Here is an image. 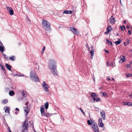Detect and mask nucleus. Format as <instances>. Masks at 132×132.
<instances>
[{"label":"nucleus","instance_id":"nucleus-1","mask_svg":"<svg viewBox=\"0 0 132 132\" xmlns=\"http://www.w3.org/2000/svg\"><path fill=\"white\" fill-rule=\"evenodd\" d=\"M48 68L54 76H56L58 75V73L56 69V63L54 60H50Z\"/></svg>","mask_w":132,"mask_h":132},{"label":"nucleus","instance_id":"nucleus-2","mask_svg":"<svg viewBox=\"0 0 132 132\" xmlns=\"http://www.w3.org/2000/svg\"><path fill=\"white\" fill-rule=\"evenodd\" d=\"M41 23L42 26L46 31H51V25L49 22L45 19H42Z\"/></svg>","mask_w":132,"mask_h":132},{"label":"nucleus","instance_id":"nucleus-3","mask_svg":"<svg viewBox=\"0 0 132 132\" xmlns=\"http://www.w3.org/2000/svg\"><path fill=\"white\" fill-rule=\"evenodd\" d=\"M30 77L33 81L36 82L39 81V79L37 75L34 71H31L30 72Z\"/></svg>","mask_w":132,"mask_h":132},{"label":"nucleus","instance_id":"nucleus-4","mask_svg":"<svg viewBox=\"0 0 132 132\" xmlns=\"http://www.w3.org/2000/svg\"><path fill=\"white\" fill-rule=\"evenodd\" d=\"M44 106L43 105H42L40 108V111L41 116L44 118L45 117L47 118L49 116H52V114L49 113L44 112Z\"/></svg>","mask_w":132,"mask_h":132},{"label":"nucleus","instance_id":"nucleus-5","mask_svg":"<svg viewBox=\"0 0 132 132\" xmlns=\"http://www.w3.org/2000/svg\"><path fill=\"white\" fill-rule=\"evenodd\" d=\"M28 128V122L26 120L23 122L21 127L22 132H27Z\"/></svg>","mask_w":132,"mask_h":132},{"label":"nucleus","instance_id":"nucleus-6","mask_svg":"<svg viewBox=\"0 0 132 132\" xmlns=\"http://www.w3.org/2000/svg\"><path fill=\"white\" fill-rule=\"evenodd\" d=\"M42 87L44 89L46 92H48V89L49 88V86L48 85L46 84L45 81L43 82L42 84Z\"/></svg>","mask_w":132,"mask_h":132},{"label":"nucleus","instance_id":"nucleus-7","mask_svg":"<svg viewBox=\"0 0 132 132\" xmlns=\"http://www.w3.org/2000/svg\"><path fill=\"white\" fill-rule=\"evenodd\" d=\"M92 127L93 128L95 132H100L97 124L95 122L93 123Z\"/></svg>","mask_w":132,"mask_h":132},{"label":"nucleus","instance_id":"nucleus-8","mask_svg":"<svg viewBox=\"0 0 132 132\" xmlns=\"http://www.w3.org/2000/svg\"><path fill=\"white\" fill-rule=\"evenodd\" d=\"M70 30L75 34L78 35L79 32V31L74 27H70Z\"/></svg>","mask_w":132,"mask_h":132},{"label":"nucleus","instance_id":"nucleus-9","mask_svg":"<svg viewBox=\"0 0 132 132\" xmlns=\"http://www.w3.org/2000/svg\"><path fill=\"white\" fill-rule=\"evenodd\" d=\"M6 9L8 11H9V12L10 14L11 15H12L14 14V11L11 7H7Z\"/></svg>","mask_w":132,"mask_h":132},{"label":"nucleus","instance_id":"nucleus-10","mask_svg":"<svg viewBox=\"0 0 132 132\" xmlns=\"http://www.w3.org/2000/svg\"><path fill=\"white\" fill-rule=\"evenodd\" d=\"M115 19L112 16L108 20V21L110 22L111 24H113L115 23Z\"/></svg>","mask_w":132,"mask_h":132},{"label":"nucleus","instance_id":"nucleus-11","mask_svg":"<svg viewBox=\"0 0 132 132\" xmlns=\"http://www.w3.org/2000/svg\"><path fill=\"white\" fill-rule=\"evenodd\" d=\"M119 58L120 59V60L119 61L120 63H122L124 62L125 61V56H120Z\"/></svg>","mask_w":132,"mask_h":132},{"label":"nucleus","instance_id":"nucleus-12","mask_svg":"<svg viewBox=\"0 0 132 132\" xmlns=\"http://www.w3.org/2000/svg\"><path fill=\"white\" fill-rule=\"evenodd\" d=\"M24 111L26 112V116H27L28 113L29 109L28 106L26 107L25 108L24 107Z\"/></svg>","mask_w":132,"mask_h":132},{"label":"nucleus","instance_id":"nucleus-13","mask_svg":"<svg viewBox=\"0 0 132 132\" xmlns=\"http://www.w3.org/2000/svg\"><path fill=\"white\" fill-rule=\"evenodd\" d=\"M101 114L103 120H105V112L103 111L101 113Z\"/></svg>","mask_w":132,"mask_h":132},{"label":"nucleus","instance_id":"nucleus-14","mask_svg":"<svg viewBox=\"0 0 132 132\" xmlns=\"http://www.w3.org/2000/svg\"><path fill=\"white\" fill-rule=\"evenodd\" d=\"M5 66L9 71L12 72V71L11 70V67L10 65L6 63L5 64Z\"/></svg>","mask_w":132,"mask_h":132},{"label":"nucleus","instance_id":"nucleus-15","mask_svg":"<svg viewBox=\"0 0 132 132\" xmlns=\"http://www.w3.org/2000/svg\"><path fill=\"white\" fill-rule=\"evenodd\" d=\"M63 13L66 14H70L72 13V12L71 11L66 10H64L63 12Z\"/></svg>","mask_w":132,"mask_h":132},{"label":"nucleus","instance_id":"nucleus-16","mask_svg":"<svg viewBox=\"0 0 132 132\" xmlns=\"http://www.w3.org/2000/svg\"><path fill=\"white\" fill-rule=\"evenodd\" d=\"M5 48L4 46H0V51L3 53L4 52Z\"/></svg>","mask_w":132,"mask_h":132},{"label":"nucleus","instance_id":"nucleus-17","mask_svg":"<svg viewBox=\"0 0 132 132\" xmlns=\"http://www.w3.org/2000/svg\"><path fill=\"white\" fill-rule=\"evenodd\" d=\"M44 106H45V109L47 110L49 104L48 102H47L45 103L44 104Z\"/></svg>","mask_w":132,"mask_h":132},{"label":"nucleus","instance_id":"nucleus-18","mask_svg":"<svg viewBox=\"0 0 132 132\" xmlns=\"http://www.w3.org/2000/svg\"><path fill=\"white\" fill-rule=\"evenodd\" d=\"M22 94L24 97H26L27 96V92L24 90H23L22 92Z\"/></svg>","mask_w":132,"mask_h":132},{"label":"nucleus","instance_id":"nucleus-19","mask_svg":"<svg viewBox=\"0 0 132 132\" xmlns=\"http://www.w3.org/2000/svg\"><path fill=\"white\" fill-rule=\"evenodd\" d=\"M121 41V39H119L118 41L115 42V43L116 45H119Z\"/></svg>","mask_w":132,"mask_h":132},{"label":"nucleus","instance_id":"nucleus-20","mask_svg":"<svg viewBox=\"0 0 132 132\" xmlns=\"http://www.w3.org/2000/svg\"><path fill=\"white\" fill-rule=\"evenodd\" d=\"M14 94V91L13 90H11L9 92V94L11 96H12Z\"/></svg>","mask_w":132,"mask_h":132},{"label":"nucleus","instance_id":"nucleus-21","mask_svg":"<svg viewBox=\"0 0 132 132\" xmlns=\"http://www.w3.org/2000/svg\"><path fill=\"white\" fill-rule=\"evenodd\" d=\"M101 94L102 95V96H104L105 97H106L107 96V94L106 93H104L103 92H101Z\"/></svg>","mask_w":132,"mask_h":132},{"label":"nucleus","instance_id":"nucleus-22","mask_svg":"<svg viewBox=\"0 0 132 132\" xmlns=\"http://www.w3.org/2000/svg\"><path fill=\"white\" fill-rule=\"evenodd\" d=\"M126 75L127 77H132V75L131 73H127Z\"/></svg>","mask_w":132,"mask_h":132},{"label":"nucleus","instance_id":"nucleus-23","mask_svg":"<svg viewBox=\"0 0 132 132\" xmlns=\"http://www.w3.org/2000/svg\"><path fill=\"white\" fill-rule=\"evenodd\" d=\"M96 94L95 93H92L91 94V96L93 98L96 97Z\"/></svg>","mask_w":132,"mask_h":132},{"label":"nucleus","instance_id":"nucleus-24","mask_svg":"<svg viewBox=\"0 0 132 132\" xmlns=\"http://www.w3.org/2000/svg\"><path fill=\"white\" fill-rule=\"evenodd\" d=\"M112 29V28L111 26H109L107 27L106 30L109 31L110 32L111 31Z\"/></svg>","mask_w":132,"mask_h":132},{"label":"nucleus","instance_id":"nucleus-25","mask_svg":"<svg viewBox=\"0 0 132 132\" xmlns=\"http://www.w3.org/2000/svg\"><path fill=\"white\" fill-rule=\"evenodd\" d=\"M98 124L99 126L101 127H103L104 126V124L102 122L98 123Z\"/></svg>","mask_w":132,"mask_h":132},{"label":"nucleus","instance_id":"nucleus-26","mask_svg":"<svg viewBox=\"0 0 132 132\" xmlns=\"http://www.w3.org/2000/svg\"><path fill=\"white\" fill-rule=\"evenodd\" d=\"M107 43L109 44H110L111 45H112V43L111 41L109 40L108 39H107L106 40Z\"/></svg>","mask_w":132,"mask_h":132},{"label":"nucleus","instance_id":"nucleus-27","mask_svg":"<svg viewBox=\"0 0 132 132\" xmlns=\"http://www.w3.org/2000/svg\"><path fill=\"white\" fill-rule=\"evenodd\" d=\"M5 112L6 113L9 112V110L8 107H7L6 109L5 110Z\"/></svg>","mask_w":132,"mask_h":132},{"label":"nucleus","instance_id":"nucleus-28","mask_svg":"<svg viewBox=\"0 0 132 132\" xmlns=\"http://www.w3.org/2000/svg\"><path fill=\"white\" fill-rule=\"evenodd\" d=\"M113 65V63H109V62H107V66H109L110 65L111 66H112Z\"/></svg>","mask_w":132,"mask_h":132},{"label":"nucleus","instance_id":"nucleus-29","mask_svg":"<svg viewBox=\"0 0 132 132\" xmlns=\"http://www.w3.org/2000/svg\"><path fill=\"white\" fill-rule=\"evenodd\" d=\"M94 50H91L90 51V55L91 56H93L94 55Z\"/></svg>","mask_w":132,"mask_h":132},{"label":"nucleus","instance_id":"nucleus-30","mask_svg":"<svg viewBox=\"0 0 132 132\" xmlns=\"http://www.w3.org/2000/svg\"><path fill=\"white\" fill-rule=\"evenodd\" d=\"M87 123H88V124L89 125H92V123H93H93H91V122L89 120H88V121H87Z\"/></svg>","mask_w":132,"mask_h":132},{"label":"nucleus","instance_id":"nucleus-31","mask_svg":"<svg viewBox=\"0 0 132 132\" xmlns=\"http://www.w3.org/2000/svg\"><path fill=\"white\" fill-rule=\"evenodd\" d=\"M10 60H11L12 61H14L15 60V58H14V56H12L9 58Z\"/></svg>","mask_w":132,"mask_h":132},{"label":"nucleus","instance_id":"nucleus-32","mask_svg":"<svg viewBox=\"0 0 132 132\" xmlns=\"http://www.w3.org/2000/svg\"><path fill=\"white\" fill-rule=\"evenodd\" d=\"M8 102V100L7 99L4 100H3V102L4 104H6Z\"/></svg>","mask_w":132,"mask_h":132},{"label":"nucleus","instance_id":"nucleus-33","mask_svg":"<svg viewBox=\"0 0 132 132\" xmlns=\"http://www.w3.org/2000/svg\"><path fill=\"white\" fill-rule=\"evenodd\" d=\"M0 67L1 68V69L3 71L5 70V68L4 67V66L1 64L0 65Z\"/></svg>","mask_w":132,"mask_h":132},{"label":"nucleus","instance_id":"nucleus-34","mask_svg":"<svg viewBox=\"0 0 132 132\" xmlns=\"http://www.w3.org/2000/svg\"><path fill=\"white\" fill-rule=\"evenodd\" d=\"M102 122V119L101 118H100L98 120V123Z\"/></svg>","mask_w":132,"mask_h":132},{"label":"nucleus","instance_id":"nucleus-35","mask_svg":"<svg viewBox=\"0 0 132 132\" xmlns=\"http://www.w3.org/2000/svg\"><path fill=\"white\" fill-rule=\"evenodd\" d=\"M123 105H127L128 104V102H123L122 103Z\"/></svg>","mask_w":132,"mask_h":132},{"label":"nucleus","instance_id":"nucleus-36","mask_svg":"<svg viewBox=\"0 0 132 132\" xmlns=\"http://www.w3.org/2000/svg\"><path fill=\"white\" fill-rule=\"evenodd\" d=\"M45 50V46H44L43 47V48L42 49V54H43L44 53V52Z\"/></svg>","mask_w":132,"mask_h":132},{"label":"nucleus","instance_id":"nucleus-37","mask_svg":"<svg viewBox=\"0 0 132 132\" xmlns=\"http://www.w3.org/2000/svg\"><path fill=\"white\" fill-rule=\"evenodd\" d=\"M131 66V64H128L126 65V67L127 68H130Z\"/></svg>","mask_w":132,"mask_h":132},{"label":"nucleus","instance_id":"nucleus-38","mask_svg":"<svg viewBox=\"0 0 132 132\" xmlns=\"http://www.w3.org/2000/svg\"><path fill=\"white\" fill-rule=\"evenodd\" d=\"M79 110H80V111H81V112L84 114H85V113L82 110V109H81V108H79Z\"/></svg>","mask_w":132,"mask_h":132},{"label":"nucleus","instance_id":"nucleus-39","mask_svg":"<svg viewBox=\"0 0 132 132\" xmlns=\"http://www.w3.org/2000/svg\"><path fill=\"white\" fill-rule=\"evenodd\" d=\"M127 105L129 106H131L132 105V103L131 102H128V104Z\"/></svg>","mask_w":132,"mask_h":132},{"label":"nucleus","instance_id":"nucleus-40","mask_svg":"<svg viewBox=\"0 0 132 132\" xmlns=\"http://www.w3.org/2000/svg\"><path fill=\"white\" fill-rule=\"evenodd\" d=\"M23 98L22 97H20L18 98V100L19 101H21L22 99Z\"/></svg>","mask_w":132,"mask_h":132},{"label":"nucleus","instance_id":"nucleus-41","mask_svg":"<svg viewBox=\"0 0 132 132\" xmlns=\"http://www.w3.org/2000/svg\"><path fill=\"white\" fill-rule=\"evenodd\" d=\"M100 99L99 98H96V102H97L100 101Z\"/></svg>","mask_w":132,"mask_h":132},{"label":"nucleus","instance_id":"nucleus-42","mask_svg":"<svg viewBox=\"0 0 132 132\" xmlns=\"http://www.w3.org/2000/svg\"><path fill=\"white\" fill-rule=\"evenodd\" d=\"M129 96L130 98H132V93H131V94H130L129 93Z\"/></svg>","mask_w":132,"mask_h":132},{"label":"nucleus","instance_id":"nucleus-43","mask_svg":"<svg viewBox=\"0 0 132 132\" xmlns=\"http://www.w3.org/2000/svg\"><path fill=\"white\" fill-rule=\"evenodd\" d=\"M109 31L107 30L106 31V32H105L104 33H105V34H109Z\"/></svg>","mask_w":132,"mask_h":132},{"label":"nucleus","instance_id":"nucleus-44","mask_svg":"<svg viewBox=\"0 0 132 132\" xmlns=\"http://www.w3.org/2000/svg\"><path fill=\"white\" fill-rule=\"evenodd\" d=\"M8 132H11V131L10 130V128L9 127L8 128Z\"/></svg>","mask_w":132,"mask_h":132},{"label":"nucleus","instance_id":"nucleus-45","mask_svg":"<svg viewBox=\"0 0 132 132\" xmlns=\"http://www.w3.org/2000/svg\"><path fill=\"white\" fill-rule=\"evenodd\" d=\"M106 78H107V79H108L109 80H111V79H110V77H106Z\"/></svg>","mask_w":132,"mask_h":132},{"label":"nucleus","instance_id":"nucleus-46","mask_svg":"<svg viewBox=\"0 0 132 132\" xmlns=\"http://www.w3.org/2000/svg\"><path fill=\"white\" fill-rule=\"evenodd\" d=\"M2 54L5 57V58L6 59V58H7L8 57H6V55H4L3 53Z\"/></svg>","mask_w":132,"mask_h":132},{"label":"nucleus","instance_id":"nucleus-47","mask_svg":"<svg viewBox=\"0 0 132 132\" xmlns=\"http://www.w3.org/2000/svg\"><path fill=\"white\" fill-rule=\"evenodd\" d=\"M120 28L121 29V30L122 31H123V27H122V26H120Z\"/></svg>","mask_w":132,"mask_h":132},{"label":"nucleus","instance_id":"nucleus-48","mask_svg":"<svg viewBox=\"0 0 132 132\" xmlns=\"http://www.w3.org/2000/svg\"><path fill=\"white\" fill-rule=\"evenodd\" d=\"M23 76H25V77H28L27 76H25L24 75H21L20 77H23Z\"/></svg>","mask_w":132,"mask_h":132},{"label":"nucleus","instance_id":"nucleus-49","mask_svg":"<svg viewBox=\"0 0 132 132\" xmlns=\"http://www.w3.org/2000/svg\"><path fill=\"white\" fill-rule=\"evenodd\" d=\"M15 110L17 111H19V110L18 108H16L15 109Z\"/></svg>","mask_w":132,"mask_h":132},{"label":"nucleus","instance_id":"nucleus-50","mask_svg":"<svg viewBox=\"0 0 132 132\" xmlns=\"http://www.w3.org/2000/svg\"><path fill=\"white\" fill-rule=\"evenodd\" d=\"M128 33L130 35H131V32L130 30H129L128 31Z\"/></svg>","mask_w":132,"mask_h":132},{"label":"nucleus","instance_id":"nucleus-51","mask_svg":"<svg viewBox=\"0 0 132 132\" xmlns=\"http://www.w3.org/2000/svg\"><path fill=\"white\" fill-rule=\"evenodd\" d=\"M28 103V102H27L25 103V104L26 105V106H27V104Z\"/></svg>","mask_w":132,"mask_h":132},{"label":"nucleus","instance_id":"nucleus-52","mask_svg":"<svg viewBox=\"0 0 132 132\" xmlns=\"http://www.w3.org/2000/svg\"><path fill=\"white\" fill-rule=\"evenodd\" d=\"M129 40H128L127 42V44H129Z\"/></svg>","mask_w":132,"mask_h":132},{"label":"nucleus","instance_id":"nucleus-53","mask_svg":"<svg viewBox=\"0 0 132 132\" xmlns=\"http://www.w3.org/2000/svg\"><path fill=\"white\" fill-rule=\"evenodd\" d=\"M17 76L18 77H20L21 75L19 74H17Z\"/></svg>","mask_w":132,"mask_h":132},{"label":"nucleus","instance_id":"nucleus-54","mask_svg":"<svg viewBox=\"0 0 132 132\" xmlns=\"http://www.w3.org/2000/svg\"><path fill=\"white\" fill-rule=\"evenodd\" d=\"M87 48H88V51H89L90 50V47L89 46L87 47Z\"/></svg>","mask_w":132,"mask_h":132},{"label":"nucleus","instance_id":"nucleus-55","mask_svg":"<svg viewBox=\"0 0 132 132\" xmlns=\"http://www.w3.org/2000/svg\"><path fill=\"white\" fill-rule=\"evenodd\" d=\"M124 45L125 46H126L127 45L126 43L125 42L124 43Z\"/></svg>","mask_w":132,"mask_h":132},{"label":"nucleus","instance_id":"nucleus-56","mask_svg":"<svg viewBox=\"0 0 132 132\" xmlns=\"http://www.w3.org/2000/svg\"><path fill=\"white\" fill-rule=\"evenodd\" d=\"M93 80H94V82H95V79L94 78V77H93Z\"/></svg>","mask_w":132,"mask_h":132},{"label":"nucleus","instance_id":"nucleus-57","mask_svg":"<svg viewBox=\"0 0 132 132\" xmlns=\"http://www.w3.org/2000/svg\"><path fill=\"white\" fill-rule=\"evenodd\" d=\"M93 98V100H94V102L95 101H96V98H94V97Z\"/></svg>","mask_w":132,"mask_h":132},{"label":"nucleus","instance_id":"nucleus-58","mask_svg":"<svg viewBox=\"0 0 132 132\" xmlns=\"http://www.w3.org/2000/svg\"><path fill=\"white\" fill-rule=\"evenodd\" d=\"M123 23H126V20H125L123 22Z\"/></svg>","mask_w":132,"mask_h":132},{"label":"nucleus","instance_id":"nucleus-59","mask_svg":"<svg viewBox=\"0 0 132 132\" xmlns=\"http://www.w3.org/2000/svg\"><path fill=\"white\" fill-rule=\"evenodd\" d=\"M17 74H14L13 76H17Z\"/></svg>","mask_w":132,"mask_h":132},{"label":"nucleus","instance_id":"nucleus-60","mask_svg":"<svg viewBox=\"0 0 132 132\" xmlns=\"http://www.w3.org/2000/svg\"><path fill=\"white\" fill-rule=\"evenodd\" d=\"M127 27L128 29H129L130 28V27L129 26H127Z\"/></svg>","mask_w":132,"mask_h":132},{"label":"nucleus","instance_id":"nucleus-61","mask_svg":"<svg viewBox=\"0 0 132 132\" xmlns=\"http://www.w3.org/2000/svg\"><path fill=\"white\" fill-rule=\"evenodd\" d=\"M105 52L107 53H108L109 52V51L107 50H106L105 51Z\"/></svg>","mask_w":132,"mask_h":132},{"label":"nucleus","instance_id":"nucleus-62","mask_svg":"<svg viewBox=\"0 0 132 132\" xmlns=\"http://www.w3.org/2000/svg\"><path fill=\"white\" fill-rule=\"evenodd\" d=\"M91 47L92 48V49L93 48V46L92 45H91Z\"/></svg>","mask_w":132,"mask_h":132},{"label":"nucleus","instance_id":"nucleus-63","mask_svg":"<svg viewBox=\"0 0 132 132\" xmlns=\"http://www.w3.org/2000/svg\"><path fill=\"white\" fill-rule=\"evenodd\" d=\"M129 63H130L129 64H132V61H130L129 62Z\"/></svg>","mask_w":132,"mask_h":132},{"label":"nucleus","instance_id":"nucleus-64","mask_svg":"<svg viewBox=\"0 0 132 132\" xmlns=\"http://www.w3.org/2000/svg\"><path fill=\"white\" fill-rule=\"evenodd\" d=\"M117 36H119V34L118 33H117Z\"/></svg>","mask_w":132,"mask_h":132}]
</instances>
